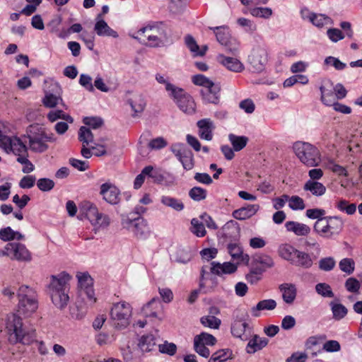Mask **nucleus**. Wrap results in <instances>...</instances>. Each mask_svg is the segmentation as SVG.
<instances>
[{
    "label": "nucleus",
    "instance_id": "obj_1",
    "mask_svg": "<svg viewBox=\"0 0 362 362\" xmlns=\"http://www.w3.org/2000/svg\"><path fill=\"white\" fill-rule=\"evenodd\" d=\"M236 270L237 266L231 262L221 264L211 262L209 264L204 265L201 269L200 289H204L205 293L213 291L218 284L217 279L214 275L230 274Z\"/></svg>",
    "mask_w": 362,
    "mask_h": 362
},
{
    "label": "nucleus",
    "instance_id": "obj_2",
    "mask_svg": "<svg viewBox=\"0 0 362 362\" xmlns=\"http://www.w3.org/2000/svg\"><path fill=\"white\" fill-rule=\"evenodd\" d=\"M71 278V276L65 272L50 276L48 285L49 293L52 303L61 310L64 309L69 301L68 293Z\"/></svg>",
    "mask_w": 362,
    "mask_h": 362
},
{
    "label": "nucleus",
    "instance_id": "obj_3",
    "mask_svg": "<svg viewBox=\"0 0 362 362\" xmlns=\"http://www.w3.org/2000/svg\"><path fill=\"white\" fill-rule=\"evenodd\" d=\"M134 37L149 47H162L168 42V28L162 23L148 25L139 29Z\"/></svg>",
    "mask_w": 362,
    "mask_h": 362
},
{
    "label": "nucleus",
    "instance_id": "obj_4",
    "mask_svg": "<svg viewBox=\"0 0 362 362\" xmlns=\"http://www.w3.org/2000/svg\"><path fill=\"white\" fill-rule=\"evenodd\" d=\"M6 329L8 334V340L11 344H30L35 339V331L26 332L23 328L22 319L15 313L7 315Z\"/></svg>",
    "mask_w": 362,
    "mask_h": 362
},
{
    "label": "nucleus",
    "instance_id": "obj_5",
    "mask_svg": "<svg viewBox=\"0 0 362 362\" xmlns=\"http://www.w3.org/2000/svg\"><path fill=\"white\" fill-rule=\"evenodd\" d=\"M344 226V222L341 217L328 216L319 221H315L313 230L323 238L332 239L341 233Z\"/></svg>",
    "mask_w": 362,
    "mask_h": 362
},
{
    "label": "nucleus",
    "instance_id": "obj_6",
    "mask_svg": "<svg viewBox=\"0 0 362 362\" xmlns=\"http://www.w3.org/2000/svg\"><path fill=\"white\" fill-rule=\"evenodd\" d=\"M293 148L300 161L308 167L317 166L321 161L320 151L308 142L296 141Z\"/></svg>",
    "mask_w": 362,
    "mask_h": 362
},
{
    "label": "nucleus",
    "instance_id": "obj_7",
    "mask_svg": "<svg viewBox=\"0 0 362 362\" xmlns=\"http://www.w3.org/2000/svg\"><path fill=\"white\" fill-rule=\"evenodd\" d=\"M18 298L17 311L20 315L28 317L37 310L38 303L33 288L28 286H21L18 291Z\"/></svg>",
    "mask_w": 362,
    "mask_h": 362
},
{
    "label": "nucleus",
    "instance_id": "obj_8",
    "mask_svg": "<svg viewBox=\"0 0 362 362\" xmlns=\"http://www.w3.org/2000/svg\"><path fill=\"white\" fill-rule=\"evenodd\" d=\"M28 139L29 148L35 153H42L47 151V141H54L55 139L52 134H47L41 128L30 126L27 135L24 136Z\"/></svg>",
    "mask_w": 362,
    "mask_h": 362
},
{
    "label": "nucleus",
    "instance_id": "obj_9",
    "mask_svg": "<svg viewBox=\"0 0 362 362\" xmlns=\"http://www.w3.org/2000/svg\"><path fill=\"white\" fill-rule=\"evenodd\" d=\"M131 316L132 307L124 301L114 304L111 308L110 318L116 328L123 329L127 327L130 323Z\"/></svg>",
    "mask_w": 362,
    "mask_h": 362
},
{
    "label": "nucleus",
    "instance_id": "obj_10",
    "mask_svg": "<svg viewBox=\"0 0 362 362\" xmlns=\"http://www.w3.org/2000/svg\"><path fill=\"white\" fill-rule=\"evenodd\" d=\"M82 215L90 221L92 225L99 227H107L110 225V220L107 215L98 211V208L93 204L90 202L84 203L81 208Z\"/></svg>",
    "mask_w": 362,
    "mask_h": 362
},
{
    "label": "nucleus",
    "instance_id": "obj_11",
    "mask_svg": "<svg viewBox=\"0 0 362 362\" xmlns=\"http://www.w3.org/2000/svg\"><path fill=\"white\" fill-rule=\"evenodd\" d=\"M209 29L214 31L217 41L221 45L224 46L228 52L233 54H236L238 53L239 43L235 38L230 37L227 27H209Z\"/></svg>",
    "mask_w": 362,
    "mask_h": 362
},
{
    "label": "nucleus",
    "instance_id": "obj_12",
    "mask_svg": "<svg viewBox=\"0 0 362 362\" xmlns=\"http://www.w3.org/2000/svg\"><path fill=\"white\" fill-rule=\"evenodd\" d=\"M170 150L177 160L182 163L186 170H192L194 166V154L185 144L181 143L174 144Z\"/></svg>",
    "mask_w": 362,
    "mask_h": 362
},
{
    "label": "nucleus",
    "instance_id": "obj_13",
    "mask_svg": "<svg viewBox=\"0 0 362 362\" xmlns=\"http://www.w3.org/2000/svg\"><path fill=\"white\" fill-rule=\"evenodd\" d=\"M177 90L180 91H177L176 95L173 93H170V97L181 111L188 115L194 114L196 111V104L192 97L181 88L177 87Z\"/></svg>",
    "mask_w": 362,
    "mask_h": 362
},
{
    "label": "nucleus",
    "instance_id": "obj_14",
    "mask_svg": "<svg viewBox=\"0 0 362 362\" xmlns=\"http://www.w3.org/2000/svg\"><path fill=\"white\" fill-rule=\"evenodd\" d=\"M267 61V51L262 46L254 47L248 56V62L254 72H261L264 69Z\"/></svg>",
    "mask_w": 362,
    "mask_h": 362
},
{
    "label": "nucleus",
    "instance_id": "obj_15",
    "mask_svg": "<svg viewBox=\"0 0 362 362\" xmlns=\"http://www.w3.org/2000/svg\"><path fill=\"white\" fill-rule=\"evenodd\" d=\"M122 225L124 228L133 233L136 236H142L146 230V221L140 217L130 218L129 216H122Z\"/></svg>",
    "mask_w": 362,
    "mask_h": 362
},
{
    "label": "nucleus",
    "instance_id": "obj_16",
    "mask_svg": "<svg viewBox=\"0 0 362 362\" xmlns=\"http://www.w3.org/2000/svg\"><path fill=\"white\" fill-rule=\"evenodd\" d=\"M0 146L7 152L12 151L15 155L25 153L28 151V147L18 137H8L6 136Z\"/></svg>",
    "mask_w": 362,
    "mask_h": 362
},
{
    "label": "nucleus",
    "instance_id": "obj_17",
    "mask_svg": "<svg viewBox=\"0 0 362 362\" xmlns=\"http://www.w3.org/2000/svg\"><path fill=\"white\" fill-rule=\"evenodd\" d=\"M100 194L106 202L112 205L117 204L121 199L119 189L110 182L103 183L100 186Z\"/></svg>",
    "mask_w": 362,
    "mask_h": 362
},
{
    "label": "nucleus",
    "instance_id": "obj_18",
    "mask_svg": "<svg viewBox=\"0 0 362 362\" xmlns=\"http://www.w3.org/2000/svg\"><path fill=\"white\" fill-rule=\"evenodd\" d=\"M320 90L322 102L327 106H331L336 100L333 82L329 79L322 81Z\"/></svg>",
    "mask_w": 362,
    "mask_h": 362
},
{
    "label": "nucleus",
    "instance_id": "obj_19",
    "mask_svg": "<svg viewBox=\"0 0 362 362\" xmlns=\"http://www.w3.org/2000/svg\"><path fill=\"white\" fill-rule=\"evenodd\" d=\"M11 250V259L20 262H30L32 260L31 252L25 245L18 243H11L9 245Z\"/></svg>",
    "mask_w": 362,
    "mask_h": 362
},
{
    "label": "nucleus",
    "instance_id": "obj_20",
    "mask_svg": "<svg viewBox=\"0 0 362 362\" xmlns=\"http://www.w3.org/2000/svg\"><path fill=\"white\" fill-rule=\"evenodd\" d=\"M247 317V314H241L240 315H237V310L234 313V320L231 324V334L237 338H241L245 334L246 328L248 327V324L245 322V317Z\"/></svg>",
    "mask_w": 362,
    "mask_h": 362
},
{
    "label": "nucleus",
    "instance_id": "obj_21",
    "mask_svg": "<svg viewBox=\"0 0 362 362\" xmlns=\"http://www.w3.org/2000/svg\"><path fill=\"white\" fill-rule=\"evenodd\" d=\"M221 88L218 84L212 83L211 86L201 90L202 98L205 103L218 104L220 99Z\"/></svg>",
    "mask_w": 362,
    "mask_h": 362
},
{
    "label": "nucleus",
    "instance_id": "obj_22",
    "mask_svg": "<svg viewBox=\"0 0 362 362\" xmlns=\"http://www.w3.org/2000/svg\"><path fill=\"white\" fill-rule=\"evenodd\" d=\"M78 284L81 288V294H85L88 298L93 300V302H95L93 288V279L90 276L87 274H83L78 276Z\"/></svg>",
    "mask_w": 362,
    "mask_h": 362
},
{
    "label": "nucleus",
    "instance_id": "obj_23",
    "mask_svg": "<svg viewBox=\"0 0 362 362\" xmlns=\"http://www.w3.org/2000/svg\"><path fill=\"white\" fill-rule=\"evenodd\" d=\"M259 209V206L258 204H247L245 206L233 211L232 216L238 220H246L253 216Z\"/></svg>",
    "mask_w": 362,
    "mask_h": 362
},
{
    "label": "nucleus",
    "instance_id": "obj_24",
    "mask_svg": "<svg viewBox=\"0 0 362 362\" xmlns=\"http://www.w3.org/2000/svg\"><path fill=\"white\" fill-rule=\"evenodd\" d=\"M199 136L202 139L211 141L213 138L212 131L214 129L213 122L210 119H203L197 122Z\"/></svg>",
    "mask_w": 362,
    "mask_h": 362
},
{
    "label": "nucleus",
    "instance_id": "obj_25",
    "mask_svg": "<svg viewBox=\"0 0 362 362\" xmlns=\"http://www.w3.org/2000/svg\"><path fill=\"white\" fill-rule=\"evenodd\" d=\"M94 30L99 36H110L115 38L118 37L117 32L110 28L107 23L102 19V14L97 16Z\"/></svg>",
    "mask_w": 362,
    "mask_h": 362
},
{
    "label": "nucleus",
    "instance_id": "obj_26",
    "mask_svg": "<svg viewBox=\"0 0 362 362\" xmlns=\"http://www.w3.org/2000/svg\"><path fill=\"white\" fill-rule=\"evenodd\" d=\"M218 62L227 69L234 72H241L244 69L243 64L237 59L225 57L223 54L217 56Z\"/></svg>",
    "mask_w": 362,
    "mask_h": 362
},
{
    "label": "nucleus",
    "instance_id": "obj_27",
    "mask_svg": "<svg viewBox=\"0 0 362 362\" xmlns=\"http://www.w3.org/2000/svg\"><path fill=\"white\" fill-rule=\"evenodd\" d=\"M279 288L282 293L283 300L288 305L293 304L297 295L296 286L293 284L285 283L279 285Z\"/></svg>",
    "mask_w": 362,
    "mask_h": 362
},
{
    "label": "nucleus",
    "instance_id": "obj_28",
    "mask_svg": "<svg viewBox=\"0 0 362 362\" xmlns=\"http://www.w3.org/2000/svg\"><path fill=\"white\" fill-rule=\"evenodd\" d=\"M285 228L287 231L293 233L297 236H307L311 230L308 225L293 221H287Z\"/></svg>",
    "mask_w": 362,
    "mask_h": 362
},
{
    "label": "nucleus",
    "instance_id": "obj_29",
    "mask_svg": "<svg viewBox=\"0 0 362 362\" xmlns=\"http://www.w3.org/2000/svg\"><path fill=\"white\" fill-rule=\"evenodd\" d=\"M291 264L304 269H309L313 264V259L310 254L298 250Z\"/></svg>",
    "mask_w": 362,
    "mask_h": 362
},
{
    "label": "nucleus",
    "instance_id": "obj_30",
    "mask_svg": "<svg viewBox=\"0 0 362 362\" xmlns=\"http://www.w3.org/2000/svg\"><path fill=\"white\" fill-rule=\"evenodd\" d=\"M269 340L265 337H260L255 334L249 341L246 346V351L248 354H254L262 350L268 344Z\"/></svg>",
    "mask_w": 362,
    "mask_h": 362
},
{
    "label": "nucleus",
    "instance_id": "obj_31",
    "mask_svg": "<svg viewBox=\"0 0 362 362\" xmlns=\"http://www.w3.org/2000/svg\"><path fill=\"white\" fill-rule=\"evenodd\" d=\"M161 310L159 299L153 298L142 308V313L146 317H157L158 313Z\"/></svg>",
    "mask_w": 362,
    "mask_h": 362
},
{
    "label": "nucleus",
    "instance_id": "obj_32",
    "mask_svg": "<svg viewBox=\"0 0 362 362\" xmlns=\"http://www.w3.org/2000/svg\"><path fill=\"white\" fill-rule=\"evenodd\" d=\"M298 250L288 243L281 244L278 247V254L284 259L292 263Z\"/></svg>",
    "mask_w": 362,
    "mask_h": 362
},
{
    "label": "nucleus",
    "instance_id": "obj_33",
    "mask_svg": "<svg viewBox=\"0 0 362 362\" xmlns=\"http://www.w3.org/2000/svg\"><path fill=\"white\" fill-rule=\"evenodd\" d=\"M303 190L310 192L314 196L320 197L325 193L326 187L319 182L308 180L303 186Z\"/></svg>",
    "mask_w": 362,
    "mask_h": 362
},
{
    "label": "nucleus",
    "instance_id": "obj_34",
    "mask_svg": "<svg viewBox=\"0 0 362 362\" xmlns=\"http://www.w3.org/2000/svg\"><path fill=\"white\" fill-rule=\"evenodd\" d=\"M276 307V303L273 299H267L259 301L256 306L251 308V313L254 317L259 316V311L261 310H272Z\"/></svg>",
    "mask_w": 362,
    "mask_h": 362
},
{
    "label": "nucleus",
    "instance_id": "obj_35",
    "mask_svg": "<svg viewBox=\"0 0 362 362\" xmlns=\"http://www.w3.org/2000/svg\"><path fill=\"white\" fill-rule=\"evenodd\" d=\"M156 345V337L153 334L142 336L138 344L142 353L152 351Z\"/></svg>",
    "mask_w": 362,
    "mask_h": 362
},
{
    "label": "nucleus",
    "instance_id": "obj_36",
    "mask_svg": "<svg viewBox=\"0 0 362 362\" xmlns=\"http://www.w3.org/2000/svg\"><path fill=\"white\" fill-rule=\"evenodd\" d=\"M160 202L165 206L170 207L176 211H181L185 208V205L181 200L170 196H162Z\"/></svg>",
    "mask_w": 362,
    "mask_h": 362
},
{
    "label": "nucleus",
    "instance_id": "obj_37",
    "mask_svg": "<svg viewBox=\"0 0 362 362\" xmlns=\"http://www.w3.org/2000/svg\"><path fill=\"white\" fill-rule=\"evenodd\" d=\"M223 236L230 239H236L239 231L238 223L233 220L228 221L222 228Z\"/></svg>",
    "mask_w": 362,
    "mask_h": 362
},
{
    "label": "nucleus",
    "instance_id": "obj_38",
    "mask_svg": "<svg viewBox=\"0 0 362 362\" xmlns=\"http://www.w3.org/2000/svg\"><path fill=\"white\" fill-rule=\"evenodd\" d=\"M129 103L134 112V116L137 113L142 112L146 107V101L141 95H134L129 100Z\"/></svg>",
    "mask_w": 362,
    "mask_h": 362
},
{
    "label": "nucleus",
    "instance_id": "obj_39",
    "mask_svg": "<svg viewBox=\"0 0 362 362\" xmlns=\"http://www.w3.org/2000/svg\"><path fill=\"white\" fill-rule=\"evenodd\" d=\"M228 139L230 141L234 151H239L242 150L247 144L248 138L245 136H237L230 134L228 136Z\"/></svg>",
    "mask_w": 362,
    "mask_h": 362
},
{
    "label": "nucleus",
    "instance_id": "obj_40",
    "mask_svg": "<svg viewBox=\"0 0 362 362\" xmlns=\"http://www.w3.org/2000/svg\"><path fill=\"white\" fill-rule=\"evenodd\" d=\"M47 117L51 122H54L59 119H62L71 124L74 122L72 117L61 110H52L47 114Z\"/></svg>",
    "mask_w": 362,
    "mask_h": 362
},
{
    "label": "nucleus",
    "instance_id": "obj_41",
    "mask_svg": "<svg viewBox=\"0 0 362 362\" xmlns=\"http://www.w3.org/2000/svg\"><path fill=\"white\" fill-rule=\"evenodd\" d=\"M231 358V350L229 349H220L211 355L208 362H225Z\"/></svg>",
    "mask_w": 362,
    "mask_h": 362
},
{
    "label": "nucleus",
    "instance_id": "obj_42",
    "mask_svg": "<svg viewBox=\"0 0 362 362\" xmlns=\"http://www.w3.org/2000/svg\"><path fill=\"white\" fill-rule=\"evenodd\" d=\"M42 103L46 107L53 108L55 107L58 104H62L65 107L63 103L62 98L59 96H57L52 93H47L45 94L42 99Z\"/></svg>",
    "mask_w": 362,
    "mask_h": 362
},
{
    "label": "nucleus",
    "instance_id": "obj_43",
    "mask_svg": "<svg viewBox=\"0 0 362 362\" xmlns=\"http://www.w3.org/2000/svg\"><path fill=\"white\" fill-rule=\"evenodd\" d=\"M330 306L333 314V317L335 320H339L346 315L348 310L342 304L331 302Z\"/></svg>",
    "mask_w": 362,
    "mask_h": 362
},
{
    "label": "nucleus",
    "instance_id": "obj_44",
    "mask_svg": "<svg viewBox=\"0 0 362 362\" xmlns=\"http://www.w3.org/2000/svg\"><path fill=\"white\" fill-rule=\"evenodd\" d=\"M78 140L83 143V145L93 143L94 136L90 129L86 127H81L78 131Z\"/></svg>",
    "mask_w": 362,
    "mask_h": 362
},
{
    "label": "nucleus",
    "instance_id": "obj_45",
    "mask_svg": "<svg viewBox=\"0 0 362 362\" xmlns=\"http://www.w3.org/2000/svg\"><path fill=\"white\" fill-rule=\"evenodd\" d=\"M191 225L190 230L196 236L204 237L206 235V231L202 221H200L198 218H194L191 220Z\"/></svg>",
    "mask_w": 362,
    "mask_h": 362
},
{
    "label": "nucleus",
    "instance_id": "obj_46",
    "mask_svg": "<svg viewBox=\"0 0 362 362\" xmlns=\"http://www.w3.org/2000/svg\"><path fill=\"white\" fill-rule=\"evenodd\" d=\"M336 207L339 210L346 212L348 215L354 214L357 209L356 204H349V202L345 199L339 200L337 203Z\"/></svg>",
    "mask_w": 362,
    "mask_h": 362
},
{
    "label": "nucleus",
    "instance_id": "obj_47",
    "mask_svg": "<svg viewBox=\"0 0 362 362\" xmlns=\"http://www.w3.org/2000/svg\"><path fill=\"white\" fill-rule=\"evenodd\" d=\"M201 323L205 326L213 329H218L221 323L220 319L214 315H206L201 317Z\"/></svg>",
    "mask_w": 362,
    "mask_h": 362
},
{
    "label": "nucleus",
    "instance_id": "obj_48",
    "mask_svg": "<svg viewBox=\"0 0 362 362\" xmlns=\"http://www.w3.org/2000/svg\"><path fill=\"white\" fill-rule=\"evenodd\" d=\"M189 196L194 201L199 202L206 199V190L199 187H194L189 190Z\"/></svg>",
    "mask_w": 362,
    "mask_h": 362
},
{
    "label": "nucleus",
    "instance_id": "obj_49",
    "mask_svg": "<svg viewBox=\"0 0 362 362\" xmlns=\"http://www.w3.org/2000/svg\"><path fill=\"white\" fill-rule=\"evenodd\" d=\"M316 292L325 298H333L334 294L330 286L326 283H319L315 286Z\"/></svg>",
    "mask_w": 362,
    "mask_h": 362
},
{
    "label": "nucleus",
    "instance_id": "obj_50",
    "mask_svg": "<svg viewBox=\"0 0 362 362\" xmlns=\"http://www.w3.org/2000/svg\"><path fill=\"white\" fill-rule=\"evenodd\" d=\"M194 339L198 341L204 345L213 346L216 344V338L206 332H202L200 334L196 335Z\"/></svg>",
    "mask_w": 362,
    "mask_h": 362
},
{
    "label": "nucleus",
    "instance_id": "obj_51",
    "mask_svg": "<svg viewBox=\"0 0 362 362\" xmlns=\"http://www.w3.org/2000/svg\"><path fill=\"white\" fill-rule=\"evenodd\" d=\"M339 267L342 272L351 274L354 271L355 263L351 258H344L339 262Z\"/></svg>",
    "mask_w": 362,
    "mask_h": 362
},
{
    "label": "nucleus",
    "instance_id": "obj_52",
    "mask_svg": "<svg viewBox=\"0 0 362 362\" xmlns=\"http://www.w3.org/2000/svg\"><path fill=\"white\" fill-rule=\"evenodd\" d=\"M336 265V262L333 257H328L322 258L319 261V268L320 269L325 272H329L332 270Z\"/></svg>",
    "mask_w": 362,
    "mask_h": 362
},
{
    "label": "nucleus",
    "instance_id": "obj_53",
    "mask_svg": "<svg viewBox=\"0 0 362 362\" xmlns=\"http://www.w3.org/2000/svg\"><path fill=\"white\" fill-rule=\"evenodd\" d=\"M192 81L194 84L203 86L204 88L209 87V86H211L212 83H214L212 81L202 74H197L193 76Z\"/></svg>",
    "mask_w": 362,
    "mask_h": 362
},
{
    "label": "nucleus",
    "instance_id": "obj_54",
    "mask_svg": "<svg viewBox=\"0 0 362 362\" xmlns=\"http://www.w3.org/2000/svg\"><path fill=\"white\" fill-rule=\"evenodd\" d=\"M156 80L158 81V83L161 84H165V90L170 93H173L175 95L177 93V91H180L179 90H177V86L175 85L170 83L168 82L164 77L163 75H161L160 74H157L156 75Z\"/></svg>",
    "mask_w": 362,
    "mask_h": 362
},
{
    "label": "nucleus",
    "instance_id": "obj_55",
    "mask_svg": "<svg viewBox=\"0 0 362 362\" xmlns=\"http://www.w3.org/2000/svg\"><path fill=\"white\" fill-rule=\"evenodd\" d=\"M325 214V211L322 209H310L306 211L307 217L311 219H317L316 221L326 217Z\"/></svg>",
    "mask_w": 362,
    "mask_h": 362
},
{
    "label": "nucleus",
    "instance_id": "obj_56",
    "mask_svg": "<svg viewBox=\"0 0 362 362\" xmlns=\"http://www.w3.org/2000/svg\"><path fill=\"white\" fill-rule=\"evenodd\" d=\"M37 186L41 191L47 192L54 188V182L49 178H40L37 180Z\"/></svg>",
    "mask_w": 362,
    "mask_h": 362
},
{
    "label": "nucleus",
    "instance_id": "obj_57",
    "mask_svg": "<svg viewBox=\"0 0 362 362\" xmlns=\"http://www.w3.org/2000/svg\"><path fill=\"white\" fill-rule=\"evenodd\" d=\"M288 206L293 210H303L305 208L303 199L298 196H292Z\"/></svg>",
    "mask_w": 362,
    "mask_h": 362
},
{
    "label": "nucleus",
    "instance_id": "obj_58",
    "mask_svg": "<svg viewBox=\"0 0 362 362\" xmlns=\"http://www.w3.org/2000/svg\"><path fill=\"white\" fill-rule=\"evenodd\" d=\"M250 13L255 17L268 18L272 14V11L269 8H254L251 9Z\"/></svg>",
    "mask_w": 362,
    "mask_h": 362
},
{
    "label": "nucleus",
    "instance_id": "obj_59",
    "mask_svg": "<svg viewBox=\"0 0 362 362\" xmlns=\"http://www.w3.org/2000/svg\"><path fill=\"white\" fill-rule=\"evenodd\" d=\"M158 349L162 354L173 356L176 353L177 346L174 343L165 341L164 344L158 345Z\"/></svg>",
    "mask_w": 362,
    "mask_h": 362
},
{
    "label": "nucleus",
    "instance_id": "obj_60",
    "mask_svg": "<svg viewBox=\"0 0 362 362\" xmlns=\"http://www.w3.org/2000/svg\"><path fill=\"white\" fill-rule=\"evenodd\" d=\"M360 287V282L355 278L350 277L345 282V288L349 292L358 293Z\"/></svg>",
    "mask_w": 362,
    "mask_h": 362
},
{
    "label": "nucleus",
    "instance_id": "obj_61",
    "mask_svg": "<svg viewBox=\"0 0 362 362\" xmlns=\"http://www.w3.org/2000/svg\"><path fill=\"white\" fill-rule=\"evenodd\" d=\"M185 44L194 57H197V52L199 51V46L197 45L195 39L190 35L185 37Z\"/></svg>",
    "mask_w": 362,
    "mask_h": 362
},
{
    "label": "nucleus",
    "instance_id": "obj_62",
    "mask_svg": "<svg viewBox=\"0 0 362 362\" xmlns=\"http://www.w3.org/2000/svg\"><path fill=\"white\" fill-rule=\"evenodd\" d=\"M194 349L201 356L208 358L210 356L209 349L205 345L194 339Z\"/></svg>",
    "mask_w": 362,
    "mask_h": 362
},
{
    "label": "nucleus",
    "instance_id": "obj_63",
    "mask_svg": "<svg viewBox=\"0 0 362 362\" xmlns=\"http://www.w3.org/2000/svg\"><path fill=\"white\" fill-rule=\"evenodd\" d=\"M327 34L330 40L334 42H337L339 40L344 39L345 37L342 32L337 28L328 29L327 31Z\"/></svg>",
    "mask_w": 362,
    "mask_h": 362
},
{
    "label": "nucleus",
    "instance_id": "obj_64",
    "mask_svg": "<svg viewBox=\"0 0 362 362\" xmlns=\"http://www.w3.org/2000/svg\"><path fill=\"white\" fill-rule=\"evenodd\" d=\"M228 250L233 259H237L240 257L243 254V250L236 243H230L228 245Z\"/></svg>",
    "mask_w": 362,
    "mask_h": 362
}]
</instances>
